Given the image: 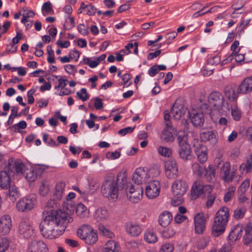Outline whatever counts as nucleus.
Listing matches in <instances>:
<instances>
[{
	"instance_id": "f257e3e1",
	"label": "nucleus",
	"mask_w": 252,
	"mask_h": 252,
	"mask_svg": "<svg viewBox=\"0 0 252 252\" xmlns=\"http://www.w3.org/2000/svg\"><path fill=\"white\" fill-rule=\"evenodd\" d=\"M72 221L70 216L61 210L51 211L40 223L41 233L45 238L55 239L64 232L68 223Z\"/></svg>"
},
{
	"instance_id": "f03ea898",
	"label": "nucleus",
	"mask_w": 252,
	"mask_h": 252,
	"mask_svg": "<svg viewBox=\"0 0 252 252\" xmlns=\"http://www.w3.org/2000/svg\"><path fill=\"white\" fill-rule=\"evenodd\" d=\"M3 170L1 171V189H7L10 187V176L14 175H22L26 169V166L20 159H15L13 158H9L1 165Z\"/></svg>"
},
{
	"instance_id": "7ed1b4c3",
	"label": "nucleus",
	"mask_w": 252,
	"mask_h": 252,
	"mask_svg": "<svg viewBox=\"0 0 252 252\" xmlns=\"http://www.w3.org/2000/svg\"><path fill=\"white\" fill-rule=\"evenodd\" d=\"M124 188V186H118L114 179L105 180L102 184L101 191L103 196L109 199H116L118 197L119 191Z\"/></svg>"
},
{
	"instance_id": "20e7f679",
	"label": "nucleus",
	"mask_w": 252,
	"mask_h": 252,
	"mask_svg": "<svg viewBox=\"0 0 252 252\" xmlns=\"http://www.w3.org/2000/svg\"><path fill=\"white\" fill-rule=\"evenodd\" d=\"M77 236L89 245L94 244L97 241L96 231L89 225H82L77 231Z\"/></svg>"
},
{
	"instance_id": "39448f33",
	"label": "nucleus",
	"mask_w": 252,
	"mask_h": 252,
	"mask_svg": "<svg viewBox=\"0 0 252 252\" xmlns=\"http://www.w3.org/2000/svg\"><path fill=\"white\" fill-rule=\"evenodd\" d=\"M177 141L179 146L178 154L180 158L184 161L191 160L192 158V150L185 133L179 134Z\"/></svg>"
},
{
	"instance_id": "423d86ee",
	"label": "nucleus",
	"mask_w": 252,
	"mask_h": 252,
	"mask_svg": "<svg viewBox=\"0 0 252 252\" xmlns=\"http://www.w3.org/2000/svg\"><path fill=\"white\" fill-rule=\"evenodd\" d=\"M126 191L128 199L133 203H138L142 198L143 189L141 187L136 188L131 183H128L126 184Z\"/></svg>"
},
{
	"instance_id": "0eeeda50",
	"label": "nucleus",
	"mask_w": 252,
	"mask_h": 252,
	"mask_svg": "<svg viewBox=\"0 0 252 252\" xmlns=\"http://www.w3.org/2000/svg\"><path fill=\"white\" fill-rule=\"evenodd\" d=\"M237 169V166L233 165L231 170L230 162L228 161L224 162L222 166L220 168V178L225 183H231L236 175Z\"/></svg>"
},
{
	"instance_id": "6e6552de",
	"label": "nucleus",
	"mask_w": 252,
	"mask_h": 252,
	"mask_svg": "<svg viewBox=\"0 0 252 252\" xmlns=\"http://www.w3.org/2000/svg\"><path fill=\"white\" fill-rule=\"evenodd\" d=\"M212 188L208 185H204L202 181L199 180L194 182L191 189V197L196 199L202 194L210 193Z\"/></svg>"
},
{
	"instance_id": "1a4fd4ad",
	"label": "nucleus",
	"mask_w": 252,
	"mask_h": 252,
	"mask_svg": "<svg viewBox=\"0 0 252 252\" xmlns=\"http://www.w3.org/2000/svg\"><path fill=\"white\" fill-rule=\"evenodd\" d=\"M36 202L35 194H30L20 199L16 204L17 209L20 212H24L32 209Z\"/></svg>"
},
{
	"instance_id": "9d476101",
	"label": "nucleus",
	"mask_w": 252,
	"mask_h": 252,
	"mask_svg": "<svg viewBox=\"0 0 252 252\" xmlns=\"http://www.w3.org/2000/svg\"><path fill=\"white\" fill-rule=\"evenodd\" d=\"M160 191V184L157 180L148 182L145 188V194L149 199H154L158 197Z\"/></svg>"
},
{
	"instance_id": "9b49d317",
	"label": "nucleus",
	"mask_w": 252,
	"mask_h": 252,
	"mask_svg": "<svg viewBox=\"0 0 252 252\" xmlns=\"http://www.w3.org/2000/svg\"><path fill=\"white\" fill-rule=\"evenodd\" d=\"M164 171L166 176L169 179H175L178 176V166L176 160L169 159L164 163Z\"/></svg>"
},
{
	"instance_id": "f8f14e48",
	"label": "nucleus",
	"mask_w": 252,
	"mask_h": 252,
	"mask_svg": "<svg viewBox=\"0 0 252 252\" xmlns=\"http://www.w3.org/2000/svg\"><path fill=\"white\" fill-rule=\"evenodd\" d=\"M18 232L25 238H30L34 236V229L31 223L27 220H22L19 223Z\"/></svg>"
},
{
	"instance_id": "ddd939ff",
	"label": "nucleus",
	"mask_w": 252,
	"mask_h": 252,
	"mask_svg": "<svg viewBox=\"0 0 252 252\" xmlns=\"http://www.w3.org/2000/svg\"><path fill=\"white\" fill-rule=\"evenodd\" d=\"M208 102L210 106L215 109H221L224 104V98L219 92H214L208 97Z\"/></svg>"
},
{
	"instance_id": "4468645a",
	"label": "nucleus",
	"mask_w": 252,
	"mask_h": 252,
	"mask_svg": "<svg viewBox=\"0 0 252 252\" xmlns=\"http://www.w3.org/2000/svg\"><path fill=\"white\" fill-rule=\"evenodd\" d=\"M147 170L144 168L139 167L135 169L132 174L133 182L138 185L148 182Z\"/></svg>"
},
{
	"instance_id": "2eb2a0df",
	"label": "nucleus",
	"mask_w": 252,
	"mask_h": 252,
	"mask_svg": "<svg viewBox=\"0 0 252 252\" xmlns=\"http://www.w3.org/2000/svg\"><path fill=\"white\" fill-rule=\"evenodd\" d=\"M188 187L185 181L177 180L173 182L171 187L172 193L174 196L180 198L186 192Z\"/></svg>"
},
{
	"instance_id": "dca6fc26",
	"label": "nucleus",
	"mask_w": 252,
	"mask_h": 252,
	"mask_svg": "<svg viewBox=\"0 0 252 252\" xmlns=\"http://www.w3.org/2000/svg\"><path fill=\"white\" fill-rule=\"evenodd\" d=\"M207 218L203 213H198L194 217L195 232L196 234H202L206 228Z\"/></svg>"
},
{
	"instance_id": "f3484780",
	"label": "nucleus",
	"mask_w": 252,
	"mask_h": 252,
	"mask_svg": "<svg viewBox=\"0 0 252 252\" xmlns=\"http://www.w3.org/2000/svg\"><path fill=\"white\" fill-rule=\"evenodd\" d=\"M189 118L192 124L197 127L201 126L204 122V115L200 111L193 110L189 112Z\"/></svg>"
},
{
	"instance_id": "a211bd4d",
	"label": "nucleus",
	"mask_w": 252,
	"mask_h": 252,
	"mask_svg": "<svg viewBox=\"0 0 252 252\" xmlns=\"http://www.w3.org/2000/svg\"><path fill=\"white\" fill-rule=\"evenodd\" d=\"M229 217L228 208L226 207H223L217 212L214 220L226 225Z\"/></svg>"
},
{
	"instance_id": "6ab92c4d",
	"label": "nucleus",
	"mask_w": 252,
	"mask_h": 252,
	"mask_svg": "<svg viewBox=\"0 0 252 252\" xmlns=\"http://www.w3.org/2000/svg\"><path fill=\"white\" fill-rule=\"evenodd\" d=\"M46 245L41 241H32L28 247V252H47Z\"/></svg>"
},
{
	"instance_id": "aec40b11",
	"label": "nucleus",
	"mask_w": 252,
	"mask_h": 252,
	"mask_svg": "<svg viewBox=\"0 0 252 252\" xmlns=\"http://www.w3.org/2000/svg\"><path fill=\"white\" fill-rule=\"evenodd\" d=\"M252 91V76L245 78L238 88V93L246 94Z\"/></svg>"
},
{
	"instance_id": "412c9836",
	"label": "nucleus",
	"mask_w": 252,
	"mask_h": 252,
	"mask_svg": "<svg viewBox=\"0 0 252 252\" xmlns=\"http://www.w3.org/2000/svg\"><path fill=\"white\" fill-rule=\"evenodd\" d=\"M217 134V133L215 131L204 129L200 133V138L201 140L204 142L209 141L212 143H215Z\"/></svg>"
},
{
	"instance_id": "4be33fe9",
	"label": "nucleus",
	"mask_w": 252,
	"mask_h": 252,
	"mask_svg": "<svg viewBox=\"0 0 252 252\" xmlns=\"http://www.w3.org/2000/svg\"><path fill=\"white\" fill-rule=\"evenodd\" d=\"M125 229L126 233L132 236L139 235L142 230L140 225L132 222H128L126 224Z\"/></svg>"
},
{
	"instance_id": "5701e85b",
	"label": "nucleus",
	"mask_w": 252,
	"mask_h": 252,
	"mask_svg": "<svg viewBox=\"0 0 252 252\" xmlns=\"http://www.w3.org/2000/svg\"><path fill=\"white\" fill-rule=\"evenodd\" d=\"M12 225L11 219L9 215H5L1 218V233L5 235L9 233Z\"/></svg>"
},
{
	"instance_id": "b1692460",
	"label": "nucleus",
	"mask_w": 252,
	"mask_h": 252,
	"mask_svg": "<svg viewBox=\"0 0 252 252\" xmlns=\"http://www.w3.org/2000/svg\"><path fill=\"white\" fill-rule=\"evenodd\" d=\"M176 130L172 127L171 124H167L162 132V138L166 142L172 141L174 139V135L175 134Z\"/></svg>"
},
{
	"instance_id": "393cba45",
	"label": "nucleus",
	"mask_w": 252,
	"mask_h": 252,
	"mask_svg": "<svg viewBox=\"0 0 252 252\" xmlns=\"http://www.w3.org/2000/svg\"><path fill=\"white\" fill-rule=\"evenodd\" d=\"M226 225L214 220L212 226V234L217 237L222 235L225 231Z\"/></svg>"
},
{
	"instance_id": "a878e982",
	"label": "nucleus",
	"mask_w": 252,
	"mask_h": 252,
	"mask_svg": "<svg viewBox=\"0 0 252 252\" xmlns=\"http://www.w3.org/2000/svg\"><path fill=\"white\" fill-rule=\"evenodd\" d=\"M173 217L171 213L168 211H163L158 218L159 224L163 227L168 225L172 220Z\"/></svg>"
},
{
	"instance_id": "bb28decb",
	"label": "nucleus",
	"mask_w": 252,
	"mask_h": 252,
	"mask_svg": "<svg viewBox=\"0 0 252 252\" xmlns=\"http://www.w3.org/2000/svg\"><path fill=\"white\" fill-rule=\"evenodd\" d=\"M195 153L200 162L203 163L207 161L208 153L206 147L202 145H199V147H197L195 149Z\"/></svg>"
},
{
	"instance_id": "cd10ccee",
	"label": "nucleus",
	"mask_w": 252,
	"mask_h": 252,
	"mask_svg": "<svg viewBox=\"0 0 252 252\" xmlns=\"http://www.w3.org/2000/svg\"><path fill=\"white\" fill-rule=\"evenodd\" d=\"M185 113V108L181 104H174L171 110V114L175 120H179Z\"/></svg>"
},
{
	"instance_id": "c85d7f7f",
	"label": "nucleus",
	"mask_w": 252,
	"mask_h": 252,
	"mask_svg": "<svg viewBox=\"0 0 252 252\" xmlns=\"http://www.w3.org/2000/svg\"><path fill=\"white\" fill-rule=\"evenodd\" d=\"M236 87L234 85L227 86L224 90L225 96L230 101H235L238 97V93H236Z\"/></svg>"
},
{
	"instance_id": "c756f323",
	"label": "nucleus",
	"mask_w": 252,
	"mask_h": 252,
	"mask_svg": "<svg viewBox=\"0 0 252 252\" xmlns=\"http://www.w3.org/2000/svg\"><path fill=\"white\" fill-rule=\"evenodd\" d=\"M94 217L97 221H103L109 219V214L106 209L100 208L95 211Z\"/></svg>"
},
{
	"instance_id": "7c9ffc66",
	"label": "nucleus",
	"mask_w": 252,
	"mask_h": 252,
	"mask_svg": "<svg viewBox=\"0 0 252 252\" xmlns=\"http://www.w3.org/2000/svg\"><path fill=\"white\" fill-rule=\"evenodd\" d=\"M252 169V155L247 157L246 162L241 164L239 166V170L242 174L248 173L251 172Z\"/></svg>"
},
{
	"instance_id": "2f4dec72",
	"label": "nucleus",
	"mask_w": 252,
	"mask_h": 252,
	"mask_svg": "<svg viewBox=\"0 0 252 252\" xmlns=\"http://www.w3.org/2000/svg\"><path fill=\"white\" fill-rule=\"evenodd\" d=\"M242 231L241 225H236L230 231L228 236V239L231 241L236 240L241 236Z\"/></svg>"
},
{
	"instance_id": "473e14b6",
	"label": "nucleus",
	"mask_w": 252,
	"mask_h": 252,
	"mask_svg": "<svg viewBox=\"0 0 252 252\" xmlns=\"http://www.w3.org/2000/svg\"><path fill=\"white\" fill-rule=\"evenodd\" d=\"M65 184L64 182H60L58 183L55 187V191L54 194V197L60 200L62 198L64 194Z\"/></svg>"
},
{
	"instance_id": "72a5a7b5",
	"label": "nucleus",
	"mask_w": 252,
	"mask_h": 252,
	"mask_svg": "<svg viewBox=\"0 0 252 252\" xmlns=\"http://www.w3.org/2000/svg\"><path fill=\"white\" fill-rule=\"evenodd\" d=\"M119 245L114 241L108 240L102 250V252H119Z\"/></svg>"
},
{
	"instance_id": "f704fd0d",
	"label": "nucleus",
	"mask_w": 252,
	"mask_h": 252,
	"mask_svg": "<svg viewBox=\"0 0 252 252\" xmlns=\"http://www.w3.org/2000/svg\"><path fill=\"white\" fill-rule=\"evenodd\" d=\"M5 194L9 199L13 202H15L20 195L18 191L17 188L15 186L10 187L8 192H5Z\"/></svg>"
},
{
	"instance_id": "c9c22d12",
	"label": "nucleus",
	"mask_w": 252,
	"mask_h": 252,
	"mask_svg": "<svg viewBox=\"0 0 252 252\" xmlns=\"http://www.w3.org/2000/svg\"><path fill=\"white\" fill-rule=\"evenodd\" d=\"M144 239L148 243H155L158 240V237L153 230H147L144 233Z\"/></svg>"
},
{
	"instance_id": "e433bc0d",
	"label": "nucleus",
	"mask_w": 252,
	"mask_h": 252,
	"mask_svg": "<svg viewBox=\"0 0 252 252\" xmlns=\"http://www.w3.org/2000/svg\"><path fill=\"white\" fill-rule=\"evenodd\" d=\"M29 182H32L35 181L37 178L36 170L33 168H26V171L23 175Z\"/></svg>"
},
{
	"instance_id": "4c0bfd02",
	"label": "nucleus",
	"mask_w": 252,
	"mask_h": 252,
	"mask_svg": "<svg viewBox=\"0 0 252 252\" xmlns=\"http://www.w3.org/2000/svg\"><path fill=\"white\" fill-rule=\"evenodd\" d=\"M215 167L210 164L208 168H204L203 177H205L207 180L210 181L215 177Z\"/></svg>"
},
{
	"instance_id": "58836bf2",
	"label": "nucleus",
	"mask_w": 252,
	"mask_h": 252,
	"mask_svg": "<svg viewBox=\"0 0 252 252\" xmlns=\"http://www.w3.org/2000/svg\"><path fill=\"white\" fill-rule=\"evenodd\" d=\"M76 213L80 218H84L89 214L87 207L82 203H78L76 209Z\"/></svg>"
},
{
	"instance_id": "ea45409f",
	"label": "nucleus",
	"mask_w": 252,
	"mask_h": 252,
	"mask_svg": "<svg viewBox=\"0 0 252 252\" xmlns=\"http://www.w3.org/2000/svg\"><path fill=\"white\" fill-rule=\"evenodd\" d=\"M236 188L234 186L229 187L224 194L223 200L225 202H228L230 201L234 196Z\"/></svg>"
},
{
	"instance_id": "a19ab883",
	"label": "nucleus",
	"mask_w": 252,
	"mask_h": 252,
	"mask_svg": "<svg viewBox=\"0 0 252 252\" xmlns=\"http://www.w3.org/2000/svg\"><path fill=\"white\" fill-rule=\"evenodd\" d=\"M55 78H59L58 80V84L55 86L54 88L55 90L63 89L67 85L68 83V80L63 76H59L56 75H53Z\"/></svg>"
},
{
	"instance_id": "79ce46f5",
	"label": "nucleus",
	"mask_w": 252,
	"mask_h": 252,
	"mask_svg": "<svg viewBox=\"0 0 252 252\" xmlns=\"http://www.w3.org/2000/svg\"><path fill=\"white\" fill-rule=\"evenodd\" d=\"M231 114L234 121H239L240 120L242 117V112L237 106H235L231 108Z\"/></svg>"
},
{
	"instance_id": "37998d69",
	"label": "nucleus",
	"mask_w": 252,
	"mask_h": 252,
	"mask_svg": "<svg viewBox=\"0 0 252 252\" xmlns=\"http://www.w3.org/2000/svg\"><path fill=\"white\" fill-rule=\"evenodd\" d=\"M158 152L160 155L164 157L169 158L172 154V150L170 148L163 146H159L158 148Z\"/></svg>"
},
{
	"instance_id": "c03bdc74",
	"label": "nucleus",
	"mask_w": 252,
	"mask_h": 252,
	"mask_svg": "<svg viewBox=\"0 0 252 252\" xmlns=\"http://www.w3.org/2000/svg\"><path fill=\"white\" fill-rule=\"evenodd\" d=\"M193 172L200 177H203V167H202L197 162L194 163L192 165Z\"/></svg>"
},
{
	"instance_id": "a18cd8bd",
	"label": "nucleus",
	"mask_w": 252,
	"mask_h": 252,
	"mask_svg": "<svg viewBox=\"0 0 252 252\" xmlns=\"http://www.w3.org/2000/svg\"><path fill=\"white\" fill-rule=\"evenodd\" d=\"M99 230L101 233L104 236L110 238H112L114 237V234L113 232L108 229L105 226L100 225L99 226Z\"/></svg>"
},
{
	"instance_id": "49530a36",
	"label": "nucleus",
	"mask_w": 252,
	"mask_h": 252,
	"mask_svg": "<svg viewBox=\"0 0 252 252\" xmlns=\"http://www.w3.org/2000/svg\"><path fill=\"white\" fill-rule=\"evenodd\" d=\"M83 63L85 64L88 65L91 68H95L99 64L96 59L92 61L91 58L88 57L83 58Z\"/></svg>"
},
{
	"instance_id": "de8ad7c7",
	"label": "nucleus",
	"mask_w": 252,
	"mask_h": 252,
	"mask_svg": "<svg viewBox=\"0 0 252 252\" xmlns=\"http://www.w3.org/2000/svg\"><path fill=\"white\" fill-rule=\"evenodd\" d=\"M76 94L83 101H85L89 99V95L85 88H82L80 91L77 92Z\"/></svg>"
},
{
	"instance_id": "09e8293b",
	"label": "nucleus",
	"mask_w": 252,
	"mask_h": 252,
	"mask_svg": "<svg viewBox=\"0 0 252 252\" xmlns=\"http://www.w3.org/2000/svg\"><path fill=\"white\" fill-rule=\"evenodd\" d=\"M147 171L148 180H149L150 178L158 176L160 173L159 169L157 168H151L147 170Z\"/></svg>"
},
{
	"instance_id": "8fccbe9b",
	"label": "nucleus",
	"mask_w": 252,
	"mask_h": 252,
	"mask_svg": "<svg viewBox=\"0 0 252 252\" xmlns=\"http://www.w3.org/2000/svg\"><path fill=\"white\" fill-rule=\"evenodd\" d=\"M27 126V123L25 121H21L18 123L12 126V128L15 131L20 132L21 129L26 128Z\"/></svg>"
},
{
	"instance_id": "3c124183",
	"label": "nucleus",
	"mask_w": 252,
	"mask_h": 252,
	"mask_svg": "<svg viewBox=\"0 0 252 252\" xmlns=\"http://www.w3.org/2000/svg\"><path fill=\"white\" fill-rule=\"evenodd\" d=\"M174 249L173 244L166 243L162 245L159 252H172Z\"/></svg>"
},
{
	"instance_id": "603ef678",
	"label": "nucleus",
	"mask_w": 252,
	"mask_h": 252,
	"mask_svg": "<svg viewBox=\"0 0 252 252\" xmlns=\"http://www.w3.org/2000/svg\"><path fill=\"white\" fill-rule=\"evenodd\" d=\"M39 190L41 195L45 196L47 195L49 190L48 184L44 182H42L39 187Z\"/></svg>"
},
{
	"instance_id": "864d4df0",
	"label": "nucleus",
	"mask_w": 252,
	"mask_h": 252,
	"mask_svg": "<svg viewBox=\"0 0 252 252\" xmlns=\"http://www.w3.org/2000/svg\"><path fill=\"white\" fill-rule=\"evenodd\" d=\"M250 185V181L249 179L244 181L240 186L238 190L241 193H245L248 189Z\"/></svg>"
},
{
	"instance_id": "5fc2aeb1",
	"label": "nucleus",
	"mask_w": 252,
	"mask_h": 252,
	"mask_svg": "<svg viewBox=\"0 0 252 252\" xmlns=\"http://www.w3.org/2000/svg\"><path fill=\"white\" fill-rule=\"evenodd\" d=\"M207 7L206 6H204L200 9V10L198 11L197 12H195L192 16V18H196L200 16L204 15L206 13H209L211 12V9L206 11H204V10Z\"/></svg>"
},
{
	"instance_id": "6e6d98bb",
	"label": "nucleus",
	"mask_w": 252,
	"mask_h": 252,
	"mask_svg": "<svg viewBox=\"0 0 252 252\" xmlns=\"http://www.w3.org/2000/svg\"><path fill=\"white\" fill-rule=\"evenodd\" d=\"M175 231L172 228L169 227L163 232V236L165 238H170L174 236Z\"/></svg>"
},
{
	"instance_id": "4d7b16f0",
	"label": "nucleus",
	"mask_w": 252,
	"mask_h": 252,
	"mask_svg": "<svg viewBox=\"0 0 252 252\" xmlns=\"http://www.w3.org/2000/svg\"><path fill=\"white\" fill-rule=\"evenodd\" d=\"M36 92V89L32 88L28 92V102L29 104H32L34 101V98L33 96V94Z\"/></svg>"
},
{
	"instance_id": "13d9d810",
	"label": "nucleus",
	"mask_w": 252,
	"mask_h": 252,
	"mask_svg": "<svg viewBox=\"0 0 252 252\" xmlns=\"http://www.w3.org/2000/svg\"><path fill=\"white\" fill-rule=\"evenodd\" d=\"M135 126L130 127L128 126L124 128L121 129L118 131V133L122 136H124L126 134L129 133H131L134 130Z\"/></svg>"
},
{
	"instance_id": "bf43d9fd",
	"label": "nucleus",
	"mask_w": 252,
	"mask_h": 252,
	"mask_svg": "<svg viewBox=\"0 0 252 252\" xmlns=\"http://www.w3.org/2000/svg\"><path fill=\"white\" fill-rule=\"evenodd\" d=\"M9 246L8 240L6 238H4L1 242V252H4L8 249Z\"/></svg>"
},
{
	"instance_id": "052dcab7",
	"label": "nucleus",
	"mask_w": 252,
	"mask_h": 252,
	"mask_svg": "<svg viewBox=\"0 0 252 252\" xmlns=\"http://www.w3.org/2000/svg\"><path fill=\"white\" fill-rule=\"evenodd\" d=\"M245 214V210L242 209H237L234 212V217L236 219H240L242 218Z\"/></svg>"
},
{
	"instance_id": "680f3d73",
	"label": "nucleus",
	"mask_w": 252,
	"mask_h": 252,
	"mask_svg": "<svg viewBox=\"0 0 252 252\" xmlns=\"http://www.w3.org/2000/svg\"><path fill=\"white\" fill-rule=\"evenodd\" d=\"M77 29L78 32L83 35H87L89 32L87 27L84 24H80L78 26Z\"/></svg>"
},
{
	"instance_id": "e2e57ef3",
	"label": "nucleus",
	"mask_w": 252,
	"mask_h": 252,
	"mask_svg": "<svg viewBox=\"0 0 252 252\" xmlns=\"http://www.w3.org/2000/svg\"><path fill=\"white\" fill-rule=\"evenodd\" d=\"M86 10V14L89 15H93L96 12V8L92 4L87 5Z\"/></svg>"
},
{
	"instance_id": "0e129e2a",
	"label": "nucleus",
	"mask_w": 252,
	"mask_h": 252,
	"mask_svg": "<svg viewBox=\"0 0 252 252\" xmlns=\"http://www.w3.org/2000/svg\"><path fill=\"white\" fill-rule=\"evenodd\" d=\"M232 249V246L230 243H227L222 246L219 250L218 252H230Z\"/></svg>"
},
{
	"instance_id": "69168bd1",
	"label": "nucleus",
	"mask_w": 252,
	"mask_h": 252,
	"mask_svg": "<svg viewBox=\"0 0 252 252\" xmlns=\"http://www.w3.org/2000/svg\"><path fill=\"white\" fill-rule=\"evenodd\" d=\"M135 46V43L134 44L129 43L125 46V49L122 50L124 54L127 55L130 53H132L131 50H133Z\"/></svg>"
},
{
	"instance_id": "338daca9",
	"label": "nucleus",
	"mask_w": 252,
	"mask_h": 252,
	"mask_svg": "<svg viewBox=\"0 0 252 252\" xmlns=\"http://www.w3.org/2000/svg\"><path fill=\"white\" fill-rule=\"evenodd\" d=\"M148 74L151 76H155L158 72V66L157 65H154L148 70Z\"/></svg>"
},
{
	"instance_id": "774afa93",
	"label": "nucleus",
	"mask_w": 252,
	"mask_h": 252,
	"mask_svg": "<svg viewBox=\"0 0 252 252\" xmlns=\"http://www.w3.org/2000/svg\"><path fill=\"white\" fill-rule=\"evenodd\" d=\"M42 9L47 13L51 12L53 11L51 3L50 1L44 3L42 5Z\"/></svg>"
}]
</instances>
